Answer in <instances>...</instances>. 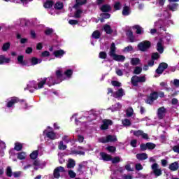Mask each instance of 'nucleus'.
I'll list each match as a JSON object with an SVG mask.
<instances>
[{
    "label": "nucleus",
    "instance_id": "nucleus-16",
    "mask_svg": "<svg viewBox=\"0 0 179 179\" xmlns=\"http://www.w3.org/2000/svg\"><path fill=\"white\" fill-rule=\"evenodd\" d=\"M157 50L159 52L160 54H163L164 49L163 48V39H160L157 45Z\"/></svg>",
    "mask_w": 179,
    "mask_h": 179
},
{
    "label": "nucleus",
    "instance_id": "nucleus-62",
    "mask_svg": "<svg viewBox=\"0 0 179 179\" xmlns=\"http://www.w3.org/2000/svg\"><path fill=\"white\" fill-rule=\"evenodd\" d=\"M138 143V141L135 139L131 140L130 142L131 146L133 148H136V144Z\"/></svg>",
    "mask_w": 179,
    "mask_h": 179
},
{
    "label": "nucleus",
    "instance_id": "nucleus-15",
    "mask_svg": "<svg viewBox=\"0 0 179 179\" xmlns=\"http://www.w3.org/2000/svg\"><path fill=\"white\" fill-rule=\"evenodd\" d=\"M112 94L113 97L118 99L120 97H122V96H125V92H124V90L122 88H120L116 92H114Z\"/></svg>",
    "mask_w": 179,
    "mask_h": 179
},
{
    "label": "nucleus",
    "instance_id": "nucleus-37",
    "mask_svg": "<svg viewBox=\"0 0 179 179\" xmlns=\"http://www.w3.org/2000/svg\"><path fill=\"white\" fill-rule=\"evenodd\" d=\"M126 115L127 117H132L134 115V109L131 107L128 108L126 110Z\"/></svg>",
    "mask_w": 179,
    "mask_h": 179
},
{
    "label": "nucleus",
    "instance_id": "nucleus-13",
    "mask_svg": "<svg viewBox=\"0 0 179 179\" xmlns=\"http://www.w3.org/2000/svg\"><path fill=\"white\" fill-rule=\"evenodd\" d=\"M16 103H19V99H17L16 97H13L8 101L7 107L8 108H10L13 107V106H15V104H16Z\"/></svg>",
    "mask_w": 179,
    "mask_h": 179
},
{
    "label": "nucleus",
    "instance_id": "nucleus-47",
    "mask_svg": "<svg viewBox=\"0 0 179 179\" xmlns=\"http://www.w3.org/2000/svg\"><path fill=\"white\" fill-rule=\"evenodd\" d=\"M58 148L59 150H65L66 149V145L64 144V141H60Z\"/></svg>",
    "mask_w": 179,
    "mask_h": 179
},
{
    "label": "nucleus",
    "instance_id": "nucleus-21",
    "mask_svg": "<svg viewBox=\"0 0 179 179\" xmlns=\"http://www.w3.org/2000/svg\"><path fill=\"white\" fill-rule=\"evenodd\" d=\"M10 62V59L6 58L4 55H0V65H3L4 64H9Z\"/></svg>",
    "mask_w": 179,
    "mask_h": 179
},
{
    "label": "nucleus",
    "instance_id": "nucleus-3",
    "mask_svg": "<svg viewBox=\"0 0 179 179\" xmlns=\"http://www.w3.org/2000/svg\"><path fill=\"white\" fill-rule=\"evenodd\" d=\"M43 134L46 135L47 138H49V139H52V141L58 139V138H59V136L52 131L45 130L43 131Z\"/></svg>",
    "mask_w": 179,
    "mask_h": 179
},
{
    "label": "nucleus",
    "instance_id": "nucleus-53",
    "mask_svg": "<svg viewBox=\"0 0 179 179\" xmlns=\"http://www.w3.org/2000/svg\"><path fill=\"white\" fill-rule=\"evenodd\" d=\"M93 38H100V32L99 31H95L92 34Z\"/></svg>",
    "mask_w": 179,
    "mask_h": 179
},
{
    "label": "nucleus",
    "instance_id": "nucleus-54",
    "mask_svg": "<svg viewBox=\"0 0 179 179\" xmlns=\"http://www.w3.org/2000/svg\"><path fill=\"white\" fill-rule=\"evenodd\" d=\"M106 150H108V152H110V153H114V152H115L116 148L114 146H108L106 148Z\"/></svg>",
    "mask_w": 179,
    "mask_h": 179
},
{
    "label": "nucleus",
    "instance_id": "nucleus-42",
    "mask_svg": "<svg viewBox=\"0 0 179 179\" xmlns=\"http://www.w3.org/2000/svg\"><path fill=\"white\" fill-rule=\"evenodd\" d=\"M52 5H54V3H52V1H46L44 4L43 6L44 8H45L46 9H49V8H52Z\"/></svg>",
    "mask_w": 179,
    "mask_h": 179
},
{
    "label": "nucleus",
    "instance_id": "nucleus-23",
    "mask_svg": "<svg viewBox=\"0 0 179 179\" xmlns=\"http://www.w3.org/2000/svg\"><path fill=\"white\" fill-rule=\"evenodd\" d=\"M178 162H176L169 165V169H171V171H177L178 170Z\"/></svg>",
    "mask_w": 179,
    "mask_h": 179
},
{
    "label": "nucleus",
    "instance_id": "nucleus-36",
    "mask_svg": "<svg viewBox=\"0 0 179 179\" xmlns=\"http://www.w3.org/2000/svg\"><path fill=\"white\" fill-rule=\"evenodd\" d=\"M169 8L170 9V10H172V12H175V10H177V9H178V4L177 3L170 4L169 6Z\"/></svg>",
    "mask_w": 179,
    "mask_h": 179
},
{
    "label": "nucleus",
    "instance_id": "nucleus-2",
    "mask_svg": "<svg viewBox=\"0 0 179 179\" xmlns=\"http://www.w3.org/2000/svg\"><path fill=\"white\" fill-rule=\"evenodd\" d=\"M99 142H101V143H107L108 142H117V136L108 135L106 137L100 138Z\"/></svg>",
    "mask_w": 179,
    "mask_h": 179
},
{
    "label": "nucleus",
    "instance_id": "nucleus-24",
    "mask_svg": "<svg viewBox=\"0 0 179 179\" xmlns=\"http://www.w3.org/2000/svg\"><path fill=\"white\" fill-rule=\"evenodd\" d=\"M122 108V105H121V103H117L115 104L114 106H112V107L110 108V110L113 112L118 111V110H121Z\"/></svg>",
    "mask_w": 179,
    "mask_h": 179
},
{
    "label": "nucleus",
    "instance_id": "nucleus-18",
    "mask_svg": "<svg viewBox=\"0 0 179 179\" xmlns=\"http://www.w3.org/2000/svg\"><path fill=\"white\" fill-rule=\"evenodd\" d=\"M53 54L56 58H62L65 54V51L63 50H55Z\"/></svg>",
    "mask_w": 179,
    "mask_h": 179
},
{
    "label": "nucleus",
    "instance_id": "nucleus-55",
    "mask_svg": "<svg viewBox=\"0 0 179 179\" xmlns=\"http://www.w3.org/2000/svg\"><path fill=\"white\" fill-rule=\"evenodd\" d=\"M6 175L8 176V177L13 176V173H12V169L10 168V166L7 167Z\"/></svg>",
    "mask_w": 179,
    "mask_h": 179
},
{
    "label": "nucleus",
    "instance_id": "nucleus-22",
    "mask_svg": "<svg viewBox=\"0 0 179 179\" xmlns=\"http://www.w3.org/2000/svg\"><path fill=\"white\" fill-rule=\"evenodd\" d=\"M123 16H129L131 15V8L128 6H125L122 10Z\"/></svg>",
    "mask_w": 179,
    "mask_h": 179
},
{
    "label": "nucleus",
    "instance_id": "nucleus-41",
    "mask_svg": "<svg viewBox=\"0 0 179 179\" xmlns=\"http://www.w3.org/2000/svg\"><path fill=\"white\" fill-rule=\"evenodd\" d=\"M64 8V3L62 2L58 1L55 4V9L60 10Z\"/></svg>",
    "mask_w": 179,
    "mask_h": 179
},
{
    "label": "nucleus",
    "instance_id": "nucleus-8",
    "mask_svg": "<svg viewBox=\"0 0 179 179\" xmlns=\"http://www.w3.org/2000/svg\"><path fill=\"white\" fill-rule=\"evenodd\" d=\"M167 66H169V65L166 63H161L156 70V73L158 75H162V73L164 72L165 69H167Z\"/></svg>",
    "mask_w": 179,
    "mask_h": 179
},
{
    "label": "nucleus",
    "instance_id": "nucleus-9",
    "mask_svg": "<svg viewBox=\"0 0 179 179\" xmlns=\"http://www.w3.org/2000/svg\"><path fill=\"white\" fill-rule=\"evenodd\" d=\"M157 97H159V94L155 92L150 94L149 99L147 100L148 104H152L155 100H157Z\"/></svg>",
    "mask_w": 179,
    "mask_h": 179
},
{
    "label": "nucleus",
    "instance_id": "nucleus-57",
    "mask_svg": "<svg viewBox=\"0 0 179 179\" xmlns=\"http://www.w3.org/2000/svg\"><path fill=\"white\" fill-rule=\"evenodd\" d=\"M99 58H101V59H106L107 58V53L106 52H101L99 53Z\"/></svg>",
    "mask_w": 179,
    "mask_h": 179
},
{
    "label": "nucleus",
    "instance_id": "nucleus-14",
    "mask_svg": "<svg viewBox=\"0 0 179 179\" xmlns=\"http://www.w3.org/2000/svg\"><path fill=\"white\" fill-rule=\"evenodd\" d=\"M109 125H113V121L110 120H103V124L101 125V129H108Z\"/></svg>",
    "mask_w": 179,
    "mask_h": 179
},
{
    "label": "nucleus",
    "instance_id": "nucleus-51",
    "mask_svg": "<svg viewBox=\"0 0 179 179\" xmlns=\"http://www.w3.org/2000/svg\"><path fill=\"white\" fill-rule=\"evenodd\" d=\"M114 8L115 10H120V9H121V3L120 1H116L114 4Z\"/></svg>",
    "mask_w": 179,
    "mask_h": 179
},
{
    "label": "nucleus",
    "instance_id": "nucleus-31",
    "mask_svg": "<svg viewBox=\"0 0 179 179\" xmlns=\"http://www.w3.org/2000/svg\"><path fill=\"white\" fill-rule=\"evenodd\" d=\"M26 157H27V155L24 152H21L17 154V159H19V160H24Z\"/></svg>",
    "mask_w": 179,
    "mask_h": 179
},
{
    "label": "nucleus",
    "instance_id": "nucleus-40",
    "mask_svg": "<svg viewBox=\"0 0 179 179\" xmlns=\"http://www.w3.org/2000/svg\"><path fill=\"white\" fill-rule=\"evenodd\" d=\"M17 61L20 65H22V66L27 65L26 62L23 61V56H18Z\"/></svg>",
    "mask_w": 179,
    "mask_h": 179
},
{
    "label": "nucleus",
    "instance_id": "nucleus-12",
    "mask_svg": "<svg viewBox=\"0 0 179 179\" xmlns=\"http://www.w3.org/2000/svg\"><path fill=\"white\" fill-rule=\"evenodd\" d=\"M166 113H167V110L166 109V108L163 106L161 108H159L157 110L158 118H159L160 120L163 119L164 115H166Z\"/></svg>",
    "mask_w": 179,
    "mask_h": 179
},
{
    "label": "nucleus",
    "instance_id": "nucleus-30",
    "mask_svg": "<svg viewBox=\"0 0 179 179\" xmlns=\"http://www.w3.org/2000/svg\"><path fill=\"white\" fill-rule=\"evenodd\" d=\"M103 29L107 34H111L113 33V29H111V27L108 24H105L103 26Z\"/></svg>",
    "mask_w": 179,
    "mask_h": 179
},
{
    "label": "nucleus",
    "instance_id": "nucleus-33",
    "mask_svg": "<svg viewBox=\"0 0 179 179\" xmlns=\"http://www.w3.org/2000/svg\"><path fill=\"white\" fill-rule=\"evenodd\" d=\"M14 149L15 150H17V152H20V150L23 149V144L20 143H15Z\"/></svg>",
    "mask_w": 179,
    "mask_h": 179
},
{
    "label": "nucleus",
    "instance_id": "nucleus-44",
    "mask_svg": "<svg viewBox=\"0 0 179 179\" xmlns=\"http://www.w3.org/2000/svg\"><path fill=\"white\" fill-rule=\"evenodd\" d=\"M56 76L57 79H59V81L58 82H62V80H61V78H62V71H61V69H59L56 71Z\"/></svg>",
    "mask_w": 179,
    "mask_h": 179
},
{
    "label": "nucleus",
    "instance_id": "nucleus-34",
    "mask_svg": "<svg viewBox=\"0 0 179 179\" xmlns=\"http://www.w3.org/2000/svg\"><path fill=\"white\" fill-rule=\"evenodd\" d=\"M115 50H116L115 43H113L111 44V46H110V54H109V55L110 57L115 55Z\"/></svg>",
    "mask_w": 179,
    "mask_h": 179
},
{
    "label": "nucleus",
    "instance_id": "nucleus-32",
    "mask_svg": "<svg viewBox=\"0 0 179 179\" xmlns=\"http://www.w3.org/2000/svg\"><path fill=\"white\" fill-rule=\"evenodd\" d=\"M75 160L70 159H69V162L67 164L68 169H73L75 167Z\"/></svg>",
    "mask_w": 179,
    "mask_h": 179
},
{
    "label": "nucleus",
    "instance_id": "nucleus-63",
    "mask_svg": "<svg viewBox=\"0 0 179 179\" xmlns=\"http://www.w3.org/2000/svg\"><path fill=\"white\" fill-rule=\"evenodd\" d=\"M41 57H50V52L48 51H44L41 53Z\"/></svg>",
    "mask_w": 179,
    "mask_h": 179
},
{
    "label": "nucleus",
    "instance_id": "nucleus-60",
    "mask_svg": "<svg viewBox=\"0 0 179 179\" xmlns=\"http://www.w3.org/2000/svg\"><path fill=\"white\" fill-rule=\"evenodd\" d=\"M82 15V10H77L75 13V17L78 18L80 17Z\"/></svg>",
    "mask_w": 179,
    "mask_h": 179
},
{
    "label": "nucleus",
    "instance_id": "nucleus-25",
    "mask_svg": "<svg viewBox=\"0 0 179 179\" xmlns=\"http://www.w3.org/2000/svg\"><path fill=\"white\" fill-rule=\"evenodd\" d=\"M136 157L138 160H146V159H148V154L146 153L137 154Z\"/></svg>",
    "mask_w": 179,
    "mask_h": 179
},
{
    "label": "nucleus",
    "instance_id": "nucleus-20",
    "mask_svg": "<svg viewBox=\"0 0 179 179\" xmlns=\"http://www.w3.org/2000/svg\"><path fill=\"white\" fill-rule=\"evenodd\" d=\"M100 156L102 160H104L105 162H110V160H111V155H109L106 152H100Z\"/></svg>",
    "mask_w": 179,
    "mask_h": 179
},
{
    "label": "nucleus",
    "instance_id": "nucleus-46",
    "mask_svg": "<svg viewBox=\"0 0 179 179\" xmlns=\"http://www.w3.org/2000/svg\"><path fill=\"white\" fill-rule=\"evenodd\" d=\"M134 51V48L131 45L127 46L123 50V52H132Z\"/></svg>",
    "mask_w": 179,
    "mask_h": 179
},
{
    "label": "nucleus",
    "instance_id": "nucleus-27",
    "mask_svg": "<svg viewBox=\"0 0 179 179\" xmlns=\"http://www.w3.org/2000/svg\"><path fill=\"white\" fill-rule=\"evenodd\" d=\"M86 3V0H76V3L74 5L73 8L78 9L80 5H85Z\"/></svg>",
    "mask_w": 179,
    "mask_h": 179
},
{
    "label": "nucleus",
    "instance_id": "nucleus-38",
    "mask_svg": "<svg viewBox=\"0 0 179 179\" xmlns=\"http://www.w3.org/2000/svg\"><path fill=\"white\" fill-rule=\"evenodd\" d=\"M34 166H35L34 169L35 170H38V169H43V166L41 165V164L36 160L34 162Z\"/></svg>",
    "mask_w": 179,
    "mask_h": 179
},
{
    "label": "nucleus",
    "instance_id": "nucleus-49",
    "mask_svg": "<svg viewBox=\"0 0 179 179\" xmlns=\"http://www.w3.org/2000/svg\"><path fill=\"white\" fill-rule=\"evenodd\" d=\"M10 47V43H6L3 45L2 50H3V51H8V50H9Z\"/></svg>",
    "mask_w": 179,
    "mask_h": 179
},
{
    "label": "nucleus",
    "instance_id": "nucleus-26",
    "mask_svg": "<svg viewBox=\"0 0 179 179\" xmlns=\"http://www.w3.org/2000/svg\"><path fill=\"white\" fill-rule=\"evenodd\" d=\"M131 65H139L141 64V59L138 57H133L131 59Z\"/></svg>",
    "mask_w": 179,
    "mask_h": 179
},
{
    "label": "nucleus",
    "instance_id": "nucleus-56",
    "mask_svg": "<svg viewBox=\"0 0 179 179\" xmlns=\"http://www.w3.org/2000/svg\"><path fill=\"white\" fill-rule=\"evenodd\" d=\"M142 72V68L139 66H136L134 69V73L136 75H139Z\"/></svg>",
    "mask_w": 179,
    "mask_h": 179
},
{
    "label": "nucleus",
    "instance_id": "nucleus-64",
    "mask_svg": "<svg viewBox=\"0 0 179 179\" xmlns=\"http://www.w3.org/2000/svg\"><path fill=\"white\" fill-rule=\"evenodd\" d=\"M173 152H175L176 153H179V145H177L173 146Z\"/></svg>",
    "mask_w": 179,
    "mask_h": 179
},
{
    "label": "nucleus",
    "instance_id": "nucleus-17",
    "mask_svg": "<svg viewBox=\"0 0 179 179\" xmlns=\"http://www.w3.org/2000/svg\"><path fill=\"white\" fill-rule=\"evenodd\" d=\"M115 61H119L120 62H124L125 61V56L124 55H119L115 54L114 55L111 56Z\"/></svg>",
    "mask_w": 179,
    "mask_h": 179
},
{
    "label": "nucleus",
    "instance_id": "nucleus-45",
    "mask_svg": "<svg viewBox=\"0 0 179 179\" xmlns=\"http://www.w3.org/2000/svg\"><path fill=\"white\" fill-rule=\"evenodd\" d=\"M122 124L124 127H129L131 125V120L129 119H124L122 120Z\"/></svg>",
    "mask_w": 179,
    "mask_h": 179
},
{
    "label": "nucleus",
    "instance_id": "nucleus-50",
    "mask_svg": "<svg viewBox=\"0 0 179 179\" xmlns=\"http://www.w3.org/2000/svg\"><path fill=\"white\" fill-rule=\"evenodd\" d=\"M112 163H113L114 164H115V163H120V162L121 161V158L120 157H115L114 158L110 159Z\"/></svg>",
    "mask_w": 179,
    "mask_h": 179
},
{
    "label": "nucleus",
    "instance_id": "nucleus-35",
    "mask_svg": "<svg viewBox=\"0 0 179 179\" xmlns=\"http://www.w3.org/2000/svg\"><path fill=\"white\" fill-rule=\"evenodd\" d=\"M111 9V7L109 5H103L101 7V10H102V12H109Z\"/></svg>",
    "mask_w": 179,
    "mask_h": 179
},
{
    "label": "nucleus",
    "instance_id": "nucleus-59",
    "mask_svg": "<svg viewBox=\"0 0 179 179\" xmlns=\"http://www.w3.org/2000/svg\"><path fill=\"white\" fill-rule=\"evenodd\" d=\"M156 148V145L152 143H147V149H155Z\"/></svg>",
    "mask_w": 179,
    "mask_h": 179
},
{
    "label": "nucleus",
    "instance_id": "nucleus-11",
    "mask_svg": "<svg viewBox=\"0 0 179 179\" xmlns=\"http://www.w3.org/2000/svg\"><path fill=\"white\" fill-rule=\"evenodd\" d=\"M43 79L45 80L46 85H48V86H52V85H55V83H59V82L55 81V78L52 76L43 78Z\"/></svg>",
    "mask_w": 179,
    "mask_h": 179
},
{
    "label": "nucleus",
    "instance_id": "nucleus-48",
    "mask_svg": "<svg viewBox=\"0 0 179 179\" xmlns=\"http://www.w3.org/2000/svg\"><path fill=\"white\" fill-rule=\"evenodd\" d=\"M38 156V151L37 150H35L30 154L31 159H33L34 160V159H37Z\"/></svg>",
    "mask_w": 179,
    "mask_h": 179
},
{
    "label": "nucleus",
    "instance_id": "nucleus-5",
    "mask_svg": "<svg viewBox=\"0 0 179 179\" xmlns=\"http://www.w3.org/2000/svg\"><path fill=\"white\" fill-rule=\"evenodd\" d=\"M131 134H134L135 136H141L143 139H149V136L146 133H143V131L138 130V131H134L131 130Z\"/></svg>",
    "mask_w": 179,
    "mask_h": 179
},
{
    "label": "nucleus",
    "instance_id": "nucleus-58",
    "mask_svg": "<svg viewBox=\"0 0 179 179\" xmlns=\"http://www.w3.org/2000/svg\"><path fill=\"white\" fill-rule=\"evenodd\" d=\"M69 176L71 178H75L76 177V173L73 172V171H69Z\"/></svg>",
    "mask_w": 179,
    "mask_h": 179
},
{
    "label": "nucleus",
    "instance_id": "nucleus-4",
    "mask_svg": "<svg viewBox=\"0 0 179 179\" xmlns=\"http://www.w3.org/2000/svg\"><path fill=\"white\" fill-rule=\"evenodd\" d=\"M138 48L140 51H146L150 48V42L148 41H143L138 45Z\"/></svg>",
    "mask_w": 179,
    "mask_h": 179
},
{
    "label": "nucleus",
    "instance_id": "nucleus-1",
    "mask_svg": "<svg viewBox=\"0 0 179 179\" xmlns=\"http://www.w3.org/2000/svg\"><path fill=\"white\" fill-rule=\"evenodd\" d=\"M131 82L133 86H138V83H143L146 82V76H134L131 78Z\"/></svg>",
    "mask_w": 179,
    "mask_h": 179
},
{
    "label": "nucleus",
    "instance_id": "nucleus-39",
    "mask_svg": "<svg viewBox=\"0 0 179 179\" xmlns=\"http://www.w3.org/2000/svg\"><path fill=\"white\" fill-rule=\"evenodd\" d=\"M79 149H81V150H76V155H79L80 156H85V151H86V149L82 147H80Z\"/></svg>",
    "mask_w": 179,
    "mask_h": 179
},
{
    "label": "nucleus",
    "instance_id": "nucleus-6",
    "mask_svg": "<svg viewBox=\"0 0 179 179\" xmlns=\"http://www.w3.org/2000/svg\"><path fill=\"white\" fill-rule=\"evenodd\" d=\"M151 169L152 170V173H154L156 177H160L162 175V169L159 168V164L156 163L153 164L151 166Z\"/></svg>",
    "mask_w": 179,
    "mask_h": 179
},
{
    "label": "nucleus",
    "instance_id": "nucleus-52",
    "mask_svg": "<svg viewBox=\"0 0 179 179\" xmlns=\"http://www.w3.org/2000/svg\"><path fill=\"white\" fill-rule=\"evenodd\" d=\"M72 73H73V71L71 69L66 70L64 72V75H66L67 78H71V76H72Z\"/></svg>",
    "mask_w": 179,
    "mask_h": 179
},
{
    "label": "nucleus",
    "instance_id": "nucleus-61",
    "mask_svg": "<svg viewBox=\"0 0 179 179\" xmlns=\"http://www.w3.org/2000/svg\"><path fill=\"white\" fill-rule=\"evenodd\" d=\"M160 86L163 87V89H165V90H169V87H167V83L162 82L160 83Z\"/></svg>",
    "mask_w": 179,
    "mask_h": 179
},
{
    "label": "nucleus",
    "instance_id": "nucleus-43",
    "mask_svg": "<svg viewBox=\"0 0 179 179\" xmlns=\"http://www.w3.org/2000/svg\"><path fill=\"white\" fill-rule=\"evenodd\" d=\"M127 36H128L129 39L130 40L131 43H134V41H136V40H135V37L134 36V34H132V31H129L127 34Z\"/></svg>",
    "mask_w": 179,
    "mask_h": 179
},
{
    "label": "nucleus",
    "instance_id": "nucleus-29",
    "mask_svg": "<svg viewBox=\"0 0 179 179\" xmlns=\"http://www.w3.org/2000/svg\"><path fill=\"white\" fill-rule=\"evenodd\" d=\"M133 29H136V34H142L143 33V29L139 25H135L133 27Z\"/></svg>",
    "mask_w": 179,
    "mask_h": 179
},
{
    "label": "nucleus",
    "instance_id": "nucleus-7",
    "mask_svg": "<svg viewBox=\"0 0 179 179\" xmlns=\"http://www.w3.org/2000/svg\"><path fill=\"white\" fill-rule=\"evenodd\" d=\"M61 173H65V168L62 166L57 167L54 170V173H53L54 178H59V177H61Z\"/></svg>",
    "mask_w": 179,
    "mask_h": 179
},
{
    "label": "nucleus",
    "instance_id": "nucleus-28",
    "mask_svg": "<svg viewBox=\"0 0 179 179\" xmlns=\"http://www.w3.org/2000/svg\"><path fill=\"white\" fill-rule=\"evenodd\" d=\"M41 59H37L36 57H32L30 59L31 65H37V64H41Z\"/></svg>",
    "mask_w": 179,
    "mask_h": 179
},
{
    "label": "nucleus",
    "instance_id": "nucleus-19",
    "mask_svg": "<svg viewBox=\"0 0 179 179\" xmlns=\"http://www.w3.org/2000/svg\"><path fill=\"white\" fill-rule=\"evenodd\" d=\"M44 85H45V80H44V78L38 80V82L36 83V90H38V89H43V87H44Z\"/></svg>",
    "mask_w": 179,
    "mask_h": 179
},
{
    "label": "nucleus",
    "instance_id": "nucleus-10",
    "mask_svg": "<svg viewBox=\"0 0 179 179\" xmlns=\"http://www.w3.org/2000/svg\"><path fill=\"white\" fill-rule=\"evenodd\" d=\"M27 90H29L31 93L34 92V90H37V83L35 81H30L27 87Z\"/></svg>",
    "mask_w": 179,
    "mask_h": 179
}]
</instances>
